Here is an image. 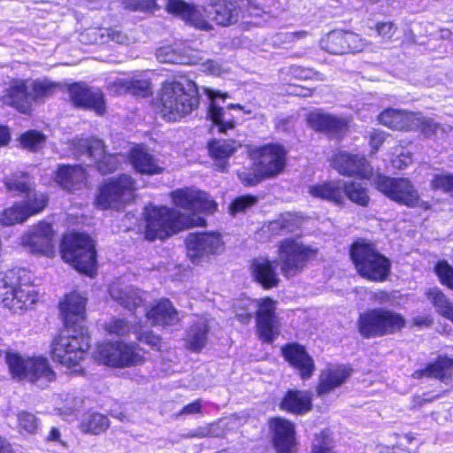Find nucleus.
Wrapping results in <instances>:
<instances>
[{"instance_id": "64", "label": "nucleus", "mask_w": 453, "mask_h": 453, "mask_svg": "<svg viewBox=\"0 0 453 453\" xmlns=\"http://www.w3.org/2000/svg\"><path fill=\"white\" fill-rule=\"evenodd\" d=\"M433 187L453 196V174L436 175L433 180Z\"/></svg>"}, {"instance_id": "21", "label": "nucleus", "mask_w": 453, "mask_h": 453, "mask_svg": "<svg viewBox=\"0 0 453 453\" xmlns=\"http://www.w3.org/2000/svg\"><path fill=\"white\" fill-rule=\"evenodd\" d=\"M68 90L74 105L91 109L98 115L105 113L104 95L99 89H92L84 84L76 83L71 85Z\"/></svg>"}, {"instance_id": "58", "label": "nucleus", "mask_w": 453, "mask_h": 453, "mask_svg": "<svg viewBox=\"0 0 453 453\" xmlns=\"http://www.w3.org/2000/svg\"><path fill=\"white\" fill-rule=\"evenodd\" d=\"M129 93L141 97H146L152 94L150 81L148 79L134 76L129 79Z\"/></svg>"}, {"instance_id": "63", "label": "nucleus", "mask_w": 453, "mask_h": 453, "mask_svg": "<svg viewBox=\"0 0 453 453\" xmlns=\"http://www.w3.org/2000/svg\"><path fill=\"white\" fill-rule=\"evenodd\" d=\"M122 4L131 11H153L156 7L155 0H123Z\"/></svg>"}, {"instance_id": "45", "label": "nucleus", "mask_w": 453, "mask_h": 453, "mask_svg": "<svg viewBox=\"0 0 453 453\" xmlns=\"http://www.w3.org/2000/svg\"><path fill=\"white\" fill-rule=\"evenodd\" d=\"M17 430L24 437L35 435L40 427V418L27 411H19L16 414Z\"/></svg>"}, {"instance_id": "61", "label": "nucleus", "mask_w": 453, "mask_h": 453, "mask_svg": "<svg viewBox=\"0 0 453 453\" xmlns=\"http://www.w3.org/2000/svg\"><path fill=\"white\" fill-rule=\"evenodd\" d=\"M257 199L253 196H244L234 199L230 205V212L234 215L238 212L245 211L257 203Z\"/></svg>"}, {"instance_id": "19", "label": "nucleus", "mask_w": 453, "mask_h": 453, "mask_svg": "<svg viewBox=\"0 0 453 453\" xmlns=\"http://www.w3.org/2000/svg\"><path fill=\"white\" fill-rule=\"evenodd\" d=\"M165 10L197 29L209 31L212 28L208 19V12L203 6L195 5L183 0H168Z\"/></svg>"}, {"instance_id": "43", "label": "nucleus", "mask_w": 453, "mask_h": 453, "mask_svg": "<svg viewBox=\"0 0 453 453\" xmlns=\"http://www.w3.org/2000/svg\"><path fill=\"white\" fill-rule=\"evenodd\" d=\"M320 48L334 55L346 53L348 46L345 44V31L333 30L325 35L319 42Z\"/></svg>"}, {"instance_id": "15", "label": "nucleus", "mask_w": 453, "mask_h": 453, "mask_svg": "<svg viewBox=\"0 0 453 453\" xmlns=\"http://www.w3.org/2000/svg\"><path fill=\"white\" fill-rule=\"evenodd\" d=\"M186 245L188 257L197 265L208 262L211 256L218 255L224 249L222 237L217 232L189 234Z\"/></svg>"}, {"instance_id": "55", "label": "nucleus", "mask_w": 453, "mask_h": 453, "mask_svg": "<svg viewBox=\"0 0 453 453\" xmlns=\"http://www.w3.org/2000/svg\"><path fill=\"white\" fill-rule=\"evenodd\" d=\"M45 142L46 136L36 130H29L20 137L21 145L33 151H36L42 148Z\"/></svg>"}, {"instance_id": "13", "label": "nucleus", "mask_w": 453, "mask_h": 453, "mask_svg": "<svg viewBox=\"0 0 453 453\" xmlns=\"http://www.w3.org/2000/svg\"><path fill=\"white\" fill-rule=\"evenodd\" d=\"M344 195L353 203L366 206L369 203L366 188L359 182L348 181L328 182L323 185L313 186V196L332 201L337 204L342 203Z\"/></svg>"}, {"instance_id": "37", "label": "nucleus", "mask_w": 453, "mask_h": 453, "mask_svg": "<svg viewBox=\"0 0 453 453\" xmlns=\"http://www.w3.org/2000/svg\"><path fill=\"white\" fill-rule=\"evenodd\" d=\"M378 118L381 125L394 130L411 131L414 125L413 121H418L413 112L393 108L384 110Z\"/></svg>"}, {"instance_id": "3", "label": "nucleus", "mask_w": 453, "mask_h": 453, "mask_svg": "<svg viewBox=\"0 0 453 453\" xmlns=\"http://www.w3.org/2000/svg\"><path fill=\"white\" fill-rule=\"evenodd\" d=\"M0 275V301L5 307L18 311L35 303L38 292L26 271L12 270Z\"/></svg>"}, {"instance_id": "26", "label": "nucleus", "mask_w": 453, "mask_h": 453, "mask_svg": "<svg viewBox=\"0 0 453 453\" xmlns=\"http://www.w3.org/2000/svg\"><path fill=\"white\" fill-rule=\"evenodd\" d=\"M86 298L80 294L72 293L60 303V312L65 327H78L85 319Z\"/></svg>"}, {"instance_id": "24", "label": "nucleus", "mask_w": 453, "mask_h": 453, "mask_svg": "<svg viewBox=\"0 0 453 453\" xmlns=\"http://www.w3.org/2000/svg\"><path fill=\"white\" fill-rule=\"evenodd\" d=\"M2 100L4 104L16 108L20 112H27L33 103L28 80L12 81L5 89Z\"/></svg>"}, {"instance_id": "20", "label": "nucleus", "mask_w": 453, "mask_h": 453, "mask_svg": "<svg viewBox=\"0 0 453 453\" xmlns=\"http://www.w3.org/2000/svg\"><path fill=\"white\" fill-rule=\"evenodd\" d=\"M54 235L50 224L40 222L22 236L21 242L32 253L52 257L55 254Z\"/></svg>"}, {"instance_id": "41", "label": "nucleus", "mask_w": 453, "mask_h": 453, "mask_svg": "<svg viewBox=\"0 0 453 453\" xmlns=\"http://www.w3.org/2000/svg\"><path fill=\"white\" fill-rule=\"evenodd\" d=\"M313 129L328 132L334 134H341L346 128V122L339 118L322 113L313 110Z\"/></svg>"}, {"instance_id": "47", "label": "nucleus", "mask_w": 453, "mask_h": 453, "mask_svg": "<svg viewBox=\"0 0 453 453\" xmlns=\"http://www.w3.org/2000/svg\"><path fill=\"white\" fill-rule=\"evenodd\" d=\"M426 296L441 316L448 317L452 315L453 304L440 288H433L428 289Z\"/></svg>"}, {"instance_id": "59", "label": "nucleus", "mask_w": 453, "mask_h": 453, "mask_svg": "<svg viewBox=\"0 0 453 453\" xmlns=\"http://www.w3.org/2000/svg\"><path fill=\"white\" fill-rule=\"evenodd\" d=\"M332 439L330 431L325 428L313 438V453H330Z\"/></svg>"}, {"instance_id": "56", "label": "nucleus", "mask_w": 453, "mask_h": 453, "mask_svg": "<svg viewBox=\"0 0 453 453\" xmlns=\"http://www.w3.org/2000/svg\"><path fill=\"white\" fill-rule=\"evenodd\" d=\"M434 272L438 276L440 282L453 290V267L446 260H439Z\"/></svg>"}, {"instance_id": "33", "label": "nucleus", "mask_w": 453, "mask_h": 453, "mask_svg": "<svg viewBox=\"0 0 453 453\" xmlns=\"http://www.w3.org/2000/svg\"><path fill=\"white\" fill-rule=\"evenodd\" d=\"M27 378L38 388H43L56 380V373L46 357H33Z\"/></svg>"}, {"instance_id": "54", "label": "nucleus", "mask_w": 453, "mask_h": 453, "mask_svg": "<svg viewBox=\"0 0 453 453\" xmlns=\"http://www.w3.org/2000/svg\"><path fill=\"white\" fill-rule=\"evenodd\" d=\"M45 443L52 448L57 453H65L68 448L67 441L63 436L60 429L57 426L50 427L44 438Z\"/></svg>"}, {"instance_id": "29", "label": "nucleus", "mask_w": 453, "mask_h": 453, "mask_svg": "<svg viewBox=\"0 0 453 453\" xmlns=\"http://www.w3.org/2000/svg\"><path fill=\"white\" fill-rule=\"evenodd\" d=\"M453 376V359L446 356H439L433 363H429L423 369L416 370L412 373L414 379L424 377L437 379L448 384Z\"/></svg>"}, {"instance_id": "11", "label": "nucleus", "mask_w": 453, "mask_h": 453, "mask_svg": "<svg viewBox=\"0 0 453 453\" xmlns=\"http://www.w3.org/2000/svg\"><path fill=\"white\" fill-rule=\"evenodd\" d=\"M134 180L128 175H121L99 188L96 205L101 210H119L134 199Z\"/></svg>"}, {"instance_id": "8", "label": "nucleus", "mask_w": 453, "mask_h": 453, "mask_svg": "<svg viewBox=\"0 0 453 453\" xmlns=\"http://www.w3.org/2000/svg\"><path fill=\"white\" fill-rule=\"evenodd\" d=\"M95 358L104 365L115 368L137 366L145 361L135 344L124 342L99 344L95 352Z\"/></svg>"}, {"instance_id": "48", "label": "nucleus", "mask_w": 453, "mask_h": 453, "mask_svg": "<svg viewBox=\"0 0 453 453\" xmlns=\"http://www.w3.org/2000/svg\"><path fill=\"white\" fill-rule=\"evenodd\" d=\"M4 183L9 192H14L18 195H26L32 189L29 176L23 173L5 177Z\"/></svg>"}, {"instance_id": "25", "label": "nucleus", "mask_w": 453, "mask_h": 453, "mask_svg": "<svg viewBox=\"0 0 453 453\" xmlns=\"http://www.w3.org/2000/svg\"><path fill=\"white\" fill-rule=\"evenodd\" d=\"M333 165L342 175H356L366 179L371 173L369 165L364 157L351 155L347 152H340L335 155Z\"/></svg>"}, {"instance_id": "27", "label": "nucleus", "mask_w": 453, "mask_h": 453, "mask_svg": "<svg viewBox=\"0 0 453 453\" xmlns=\"http://www.w3.org/2000/svg\"><path fill=\"white\" fill-rule=\"evenodd\" d=\"M351 373L352 369L343 365H332L324 370L320 374L319 383L317 388L318 397H323L342 386Z\"/></svg>"}, {"instance_id": "30", "label": "nucleus", "mask_w": 453, "mask_h": 453, "mask_svg": "<svg viewBox=\"0 0 453 453\" xmlns=\"http://www.w3.org/2000/svg\"><path fill=\"white\" fill-rule=\"evenodd\" d=\"M276 266L275 261L259 257L251 262L250 272L255 280L265 288H271L276 287L279 283Z\"/></svg>"}, {"instance_id": "53", "label": "nucleus", "mask_w": 453, "mask_h": 453, "mask_svg": "<svg viewBox=\"0 0 453 453\" xmlns=\"http://www.w3.org/2000/svg\"><path fill=\"white\" fill-rule=\"evenodd\" d=\"M27 219V214L22 209L20 203H17L3 211L0 217V223L3 226H12L18 223H22Z\"/></svg>"}, {"instance_id": "35", "label": "nucleus", "mask_w": 453, "mask_h": 453, "mask_svg": "<svg viewBox=\"0 0 453 453\" xmlns=\"http://www.w3.org/2000/svg\"><path fill=\"white\" fill-rule=\"evenodd\" d=\"M240 146L241 144L234 140H219L209 143V152L215 161L217 170L223 172L228 168L230 157Z\"/></svg>"}, {"instance_id": "39", "label": "nucleus", "mask_w": 453, "mask_h": 453, "mask_svg": "<svg viewBox=\"0 0 453 453\" xmlns=\"http://www.w3.org/2000/svg\"><path fill=\"white\" fill-rule=\"evenodd\" d=\"M209 329V321L206 318H196L187 331V348L192 351H200L207 342Z\"/></svg>"}, {"instance_id": "52", "label": "nucleus", "mask_w": 453, "mask_h": 453, "mask_svg": "<svg viewBox=\"0 0 453 453\" xmlns=\"http://www.w3.org/2000/svg\"><path fill=\"white\" fill-rule=\"evenodd\" d=\"M414 118L418 121H413L414 125L411 131L419 130L426 137L435 135L440 130L443 131L438 123L423 117L420 113H414Z\"/></svg>"}, {"instance_id": "23", "label": "nucleus", "mask_w": 453, "mask_h": 453, "mask_svg": "<svg viewBox=\"0 0 453 453\" xmlns=\"http://www.w3.org/2000/svg\"><path fill=\"white\" fill-rule=\"evenodd\" d=\"M129 161L133 168L141 174L156 175L162 173L164 171L160 160L142 145L131 149Z\"/></svg>"}, {"instance_id": "12", "label": "nucleus", "mask_w": 453, "mask_h": 453, "mask_svg": "<svg viewBox=\"0 0 453 453\" xmlns=\"http://www.w3.org/2000/svg\"><path fill=\"white\" fill-rule=\"evenodd\" d=\"M213 19L221 26H230L246 17H259L265 11L254 0H219L212 7Z\"/></svg>"}, {"instance_id": "17", "label": "nucleus", "mask_w": 453, "mask_h": 453, "mask_svg": "<svg viewBox=\"0 0 453 453\" xmlns=\"http://www.w3.org/2000/svg\"><path fill=\"white\" fill-rule=\"evenodd\" d=\"M173 203L176 207L188 211L183 214L193 217L197 211L213 212L217 204L205 192L191 188H179L171 194Z\"/></svg>"}, {"instance_id": "18", "label": "nucleus", "mask_w": 453, "mask_h": 453, "mask_svg": "<svg viewBox=\"0 0 453 453\" xmlns=\"http://www.w3.org/2000/svg\"><path fill=\"white\" fill-rule=\"evenodd\" d=\"M309 247L299 240L286 239L279 250L281 272L286 277L293 276L304 265L310 255Z\"/></svg>"}, {"instance_id": "32", "label": "nucleus", "mask_w": 453, "mask_h": 453, "mask_svg": "<svg viewBox=\"0 0 453 453\" xmlns=\"http://www.w3.org/2000/svg\"><path fill=\"white\" fill-rule=\"evenodd\" d=\"M148 320L153 326H168L180 322V318L173 303L167 299L160 300L146 313Z\"/></svg>"}, {"instance_id": "49", "label": "nucleus", "mask_w": 453, "mask_h": 453, "mask_svg": "<svg viewBox=\"0 0 453 453\" xmlns=\"http://www.w3.org/2000/svg\"><path fill=\"white\" fill-rule=\"evenodd\" d=\"M240 181L246 187H253L266 180L265 175L262 173L261 168L255 165L252 162L251 167H242L237 172Z\"/></svg>"}, {"instance_id": "42", "label": "nucleus", "mask_w": 453, "mask_h": 453, "mask_svg": "<svg viewBox=\"0 0 453 453\" xmlns=\"http://www.w3.org/2000/svg\"><path fill=\"white\" fill-rule=\"evenodd\" d=\"M31 358L21 356L18 352H6L5 361L13 378L23 380L27 377Z\"/></svg>"}, {"instance_id": "60", "label": "nucleus", "mask_w": 453, "mask_h": 453, "mask_svg": "<svg viewBox=\"0 0 453 453\" xmlns=\"http://www.w3.org/2000/svg\"><path fill=\"white\" fill-rule=\"evenodd\" d=\"M134 327L131 326L126 320L121 319H112L105 324V330L111 334L118 336H125L131 333Z\"/></svg>"}, {"instance_id": "1", "label": "nucleus", "mask_w": 453, "mask_h": 453, "mask_svg": "<svg viewBox=\"0 0 453 453\" xmlns=\"http://www.w3.org/2000/svg\"><path fill=\"white\" fill-rule=\"evenodd\" d=\"M200 104L198 88L187 76L165 81L158 91L157 105L162 118L176 122L190 115Z\"/></svg>"}, {"instance_id": "38", "label": "nucleus", "mask_w": 453, "mask_h": 453, "mask_svg": "<svg viewBox=\"0 0 453 453\" xmlns=\"http://www.w3.org/2000/svg\"><path fill=\"white\" fill-rule=\"evenodd\" d=\"M55 180L63 188L74 191L84 184L86 173L80 165H63L58 168Z\"/></svg>"}, {"instance_id": "16", "label": "nucleus", "mask_w": 453, "mask_h": 453, "mask_svg": "<svg viewBox=\"0 0 453 453\" xmlns=\"http://www.w3.org/2000/svg\"><path fill=\"white\" fill-rule=\"evenodd\" d=\"M256 307L257 327L259 338L271 342L279 334V320L276 315L277 303L265 297L250 301Z\"/></svg>"}, {"instance_id": "57", "label": "nucleus", "mask_w": 453, "mask_h": 453, "mask_svg": "<svg viewBox=\"0 0 453 453\" xmlns=\"http://www.w3.org/2000/svg\"><path fill=\"white\" fill-rule=\"evenodd\" d=\"M345 44L348 46L346 53L373 50V49L371 48V45L367 44L357 34L352 32L345 31Z\"/></svg>"}, {"instance_id": "46", "label": "nucleus", "mask_w": 453, "mask_h": 453, "mask_svg": "<svg viewBox=\"0 0 453 453\" xmlns=\"http://www.w3.org/2000/svg\"><path fill=\"white\" fill-rule=\"evenodd\" d=\"M110 426L109 418L101 413H91L85 417L81 424V429L85 433L99 434Z\"/></svg>"}, {"instance_id": "5", "label": "nucleus", "mask_w": 453, "mask_h": 453, "mask_svg": "<svg viewBox=\"0 0 453 453\" xmlns=\"http://www.w3.org/2000/svg\"><path fill=\"white\" fill-rule=\"evenodd\" d=\"M350 258L357 273L372 281H383L390 271L389 260L380 254L374 244L357 240L350 247Z\"/></svg>"}, {"instance_id": "44", "label": "nucleus", "mask_w": 453, "mask_h": 453, "mask_svg": "<svg viewBox=\"0 0 453 453\" xmlns=\"http://www.w3.org/2000/svg\"><path fill=\"white\" fill-rule=\"evenodd\" d=\"M47 204L48 196L44 193L36 191L34 188L25 195V198L20 203L27 219L42 212L46 208Z\"/></svg>"}, {"instance_id": "28", "label": "nucleus", "mask_w": 453, "mask_h": 453, "mask_svg": "<svg viewBox=\"0 0 453 453\" xmlns=\"http://www.w3.org/2000/svg\"><path fill=\"white\" fill-rule=\"evenodd\" d=\"M285 360L305 380L311 375V359L303 346L289 343L281 348Z\"/></svg>"}, {"instance_id": "2", "label": "nucleus", "mask_w": 453, "mask_h": 453, "mask_svg": "<svg viewBox=\"0 0 453 453\" xmlns=\"http://www.w3.org/2000/svg\"><path fill=\"white\" fill-rule=\"evenodd\" d=\"M143 215L144 237L148 241L165 240L182 230L205 225L200 215L190 217L165 206H147Z\"/></svg>"}, {"instance_id": "36", "label": "nucleus", "mask_w": 453, "mask_h": 453, "mask_svg": "<svg viewBox=\"0 0 453 453\" xmlns=\"http://www.w3.org/2000/svg\"><path fill=\"white\" fill-rule=\"evenodd\" d=\"M109 293L113 300L129 311L142 306L144 301L142 293L131 286L114 284Z\"/></svg>"}, {"instance_id": "31", "label": "nucleus", "mask_w": 453, "mask_h": 453, "mask_svg": "<svg viewBox=\"0 0 453 453\" xmlns=\"http://www.w3.org/2000/svg\"><path fill=\"white\" fill-rule=\"evenodd\" d=\"M204 92L211 100L209 116L214 125L218 127L219 131L220 133H226L228 129H233L234 123L232 116L217 104L218 98L225 100L228 97L227 94H222L219 91H214L211 88H204Z\"/></svg>"}, {"instance_id": "34", "label": "nucleus", "mask_w": 453, "mask_h": 453, "mask_svg": "<svg viewBox=\"0 0 453 453\" xmlns=\"http://www.w3.org/2000/svg\"><path fill=\"white\" fill-rule=\"evenodd\" d=\"M157 59L161 63L189 65L198 64L203 58L200 51L193 49H185L183 52L177 51L171 46L159 48L156 53Z\"/></svg>"}, {"instance_id": "6", "label": "nucleus", "mask_w": 453, "mask_h": 453, "mask_svg": "<svg viewBox=\"0 0 453 453\" xmlns=\"http://www.w3.org/2000/svg\"><path fill=\"white\" fill-rule=\"evenodd\" d=\"M62 258L77 271L92 275L96 263L93 240L83 234L64 236L60 245Z\"/></svg>"}, {"instance_id": "22", "label": "nucleus", "mask_w": 453, "mask_h": 453, "mask_svg": "<svg viewBox=\"0 0 453 453\" xmlns=\"http://www.w3.org/2000/svg\"><path fill=\"white\" fill-rule=\"evenodd\" d=\"M273 431V446L277 453H293L296 447V431L294 425L282 418L270 420Z\"/></svg>"}, {"instance_id": "4", "label": "nucleus", "mask_w": 453, "mask_h": 453, "mask_svg": "<svg viewBox=\"0 0 453 453\" xmlns=\"http://www.w3.org/2000/svg\"><path fill=\"white\" fill-rule=\"evenodd\" d=\"M89 337L83 326L65 327L51 344V357L55 362L68 368L77 366L89 349Z\"/></svg>"}, {"instance_id": "9", "label": "nucleus", "mask_w": 453, "mask_h": 453, "mask_svg": "<svg viewBox=\"0 0 453 453\" xmlns=\"http://www.w3.org/2000/svg\"><path fill=\"white\" fill-rule=\"evenodd\" d=\"M373 184L377 190L399 204L409 208H415L419 205L418 192L407 178H395L377 174L373 178Z\"/></svg>"}, {"instance_id": "62", "label": "nucleus", "mask_w": 453, "mask_h": 453, "mask_svg": "<svg viewBox=\"0 0 453 453\" xmlns=\"http://www.w3.org/2000/svg\"><path fill=\"white\" fill-rule=\"evenodd\" d=\"M200 56L203 59L197 65H201V71L212 75H220L227 72V69L219 62L205 58L202 52H200Z\"/></svg>"}, {"instance_id": "14", "label": "nucleus", "mask_w": 453, "mask_h": 453, "mask_svg": "<svg viewBox=\"0 0 453 453\" xmlns=\"http://www.w3.org/2000/svg\"><path fill=\"white\" fill-rule=\"evenodd\" d=\"M248 154L250 159L261 168L262 173L267 179L277 177L287 165V150L278 143L251 148Z\"/></svg>"}, {"instance_id": "7", "label": "nucleus", "mask_w": 453, "mask_h": 453, "mask_svg": "<svg viewBox=\"0 0 453 453\" xmlns=\"http://www.w3.org/2000/svg\"><path fill=\"white\" fill-rule=\"evenodd\" d=\"M404 324L402 315L391 310L379 308L360 314L358 330L362 336L372 338L399 331Z\"/></svg>"}, {"instance_id": "40", "label": "nucleus", "mask_w": 453, "mask_h": 453, "mask_svg": "<svg viewBox=\"0 0 453 453\" xmlns=\"http://www.w3.org/2000/svg\"><path fill=\"white\" fill-rule=\"evenodd\" d=\"M311 397L307 391L289 390L280 403L282 410L302 414L310 410Z\"/></svg>"}, {"instance_id": "50", "label": "nucleus", "mask_w": 453, "mask_h": 453, "mask_svg": "<svg viewBox=\"0 0 453 453\" xmlns=\"http://www.w3.org/2000/svg\"><path fill=\"white\" fill-rule=\"evenodd\" d=\"M32 102L50 96L56 89L57 84L47 81L28 80Z\"/></svg>"}, {"instance_id": "51", "label": "nucleus", "mask_w": 453, "mask_h": 453, "mask_svg": "<svg viewBox=\"0 0 453 453\" xmlns=\"http://www.w3.org/2000/svg\"><path fill=\"white\" fill-rule=\"evenodd\" d=\"M80 41L88 44H103L109 42L108 27H90L80 35Z\"/></svg>"}, {"instance_id": "10", "label": "nucleus", "mask_w": 453, "mask_h": 453, "mask_svg": "<svg viewBox=\"0 0 453 453\" xmlns=\"http://www.w3.org/2000/svg\"><path fill=\"white\" fill-rule=\"evenodd\" d=\"M74 149L80 156L88 157V165H94L102 174L114 172L124 159L120 153H106L104 142L97 138L80 139Z\"/></svg>"}]
</instances>
